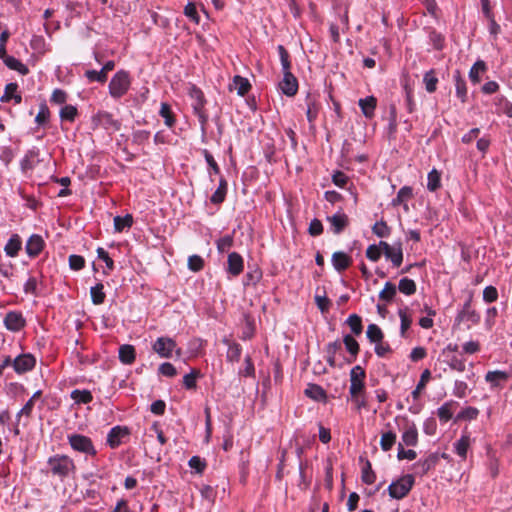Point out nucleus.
I'll return each mask as SVG.
<instances>
[{
	"mask_svg": "<svg viewBox=\"0 0 512 512\" xmlns=\"http://www.w3.org/2000/svg\"><path fill=\"white\" fill-rule=\"evenodd\" d=\"M49 117H50V112H49L47 105L45 103L41 104L39 107V111L35 117V122L39 126L45 125L48 122Z\"/></svg>",
	"mask_w": 512,
	"mask_h": 512,
	"instance_id": "obj_53",
	"label": "nucleus"
},
{
	"mask_svg": "<svg viewBox=\"0 0 512 512\" xmlns=\"http://www.w3.org/2000/svg\"><path fill=\"white\" fill-rule=\"evenodd\" d=\"M97 256L100 260H102L103 262H105L106 264V268L109 270V271H112L114 269V261L113 259L109 256L108 252L102 248V247H99L97 249Z\"/></svg>",
	"mask_w": 512,
	"mask_h": 512,
	"instance_id": "obj_63",
	"label": "nucleus"
},
{
	"mask_svg": "<svg viewBox=\"0 0 512 512\" xmlns=\"http://www.w3.org/2000/svg\"><path fill=\"white\" fill-rule=\"evenodd\" d=\"M18 85L16 83H9L6 85L4 94L1 96L0 100L1 102H9L11 100H14L16 104L21 103L22 97L17 92Z\"/></svg>",
	"mask_w": 512,
	"mask_h": 512,
	"instance_id": "obj_24",
	"label": "nucleus"
},
{
	"mask_svg": "<svg viewBox=\"0 0 512 512\" xmlns=\"http://www.w3.org/2000/svg\"><path fill=\"white\" fill-rule=\"evenodd\" d=\"M458 405H459L458 402H456L454 400H449V401L445 402L444 404H442L437 409V416H438L440 422L447 423L450 419H452L453 413L456 410V408L458 407Z\"/></svg>",
	"mask_w": 512,
	"mask_h": 512,
	"instance_id": "obj_18",
	"label": "nucleus"
},
{
	"mask_svg": "<svg viewBox=\"0 0 512 512\" xmlns=\"http://www.w3.org/2000/svg\"><path fill=\"white\" fill-rule=\"evenodd\" d=\"M262 273L260 270L255 269L246 273L243 284L244 286H255L261 279Z\"/></svg>",
	"mask_w": 512,
	"mask_h": 512,
	"instance_id": "obj_52",
	"label": "nucleus"
},
{
	"mask_svg": "<svg viewBox=\"0 0 512 512\" xmlns=\"http://www.w3.org/2000/svg\"><path fill=\"white\" fill-rule=\"evenodd\" d=\"M5 65L11 69L19 72L21 75H27L29 73V69L25 64H23L20 60L16 59L13 56L5 59Z\"/></svg>",
	"mask_w": 512,
	"mask_h": 512,
	"instance_id": "obj_37",
	"label": "nucleus"
},
{
	"mask_svg": "<svg viewBox=\"0 0 512 512\" xmlns=\"http://www.w3.org/2000/svg\"><path fill=\"white\" fill-rule=\"evenodd\" d=\"M509 377V373L501 370H495L487 372L485 380L490 384L491 388H499L502 387V384L506 382Z\"/></svg>",
	"mask_w": 512,
	"mask_h": 512,
	"instance_id": "obj_17",
	"label": "nucleus"
},
{
	"mask_svg": "<svg viewBox=\"0 0 512 512\" xmlns=\"http://www.w3.org/2000/svg\"><path fill=\"white\" fill-rule=\"evenodd\" d=\"M152 348L161 358H171L173 352H176L177 356H181L182 353L181 349L177 348L176 342L170 337L157 338Z\"/></svg>",
	"mask_w": 512,
	"mask_h": 512,
	"instance_id": "obj_4",
	"label": "nucleus"
},
{
	"mask_svg": "<svg viewBox=\"0 0 512 512\" xmlns=\"http://www.w3.org/2000/svg\"><path fill=\"white\" fill-rule=\"evenodd\" d=\"M229 87L230 90H236L239 96H245L251 89V84L247 78L236 75Z\"/></svg>",
	"mask_w": 512,
	"mask_h": 512,
	"instance_id": "obj_21",
	"label": "nucleus"
},
{
	"mask_svg": "<svg viewBox=\"0 0 512 512\" xmlns=\"http://www.w3.org/2000/svg\"><path fill=\"white\" fill-rule=\"evenodd\" d=\"M129 435L130 430L128 427L117 425L110 429L107 435V444L110 448L115 449L124 443Z\"/></svg>",
	"mask_w": 512,
	"mask_h": 512,
	"instance_id": "obj_7",
	"label": "nucleus"
},
{
	"mask_svg": "<svg viewBox=\"0 0 512 512\" xmlns=\"http://www.w3.org/2000/svg\"><path fill=\"white\" fill-rule=\"evenodd\" d=\"M372 231L375 235L381 238L387 237L390 233V229L384 221L376 222L372 227Z\"/></svg>",
	"mask_w": 512,
	"mask_h": 512,
	"instance_id": "obj_62",
	"label": "nucleus"
},
{
	"mask_svg": "<svg viewBox=\"0 0 512 512\" xmlns=\"http://www.w3.org/2000/svg\"><path fill=\"white\" fill-rule=\"evenodd\" d=\"M376 103H377V101L374 96H368L365 98H361L358 102V104L362 110V113L367 118H371L374 115Z\"/></svg>",
	"mask_w": 512,
	"mask_h": 512,
	"instance_id": "obj_26",
	"label": "nucleus"
},
{
	"mask_svg": "<svg viewBox=\"0 0 512 512\" xmlns=\"http://www.w3.org/2000/svg\"><path fill=\"white\" fill-rule=\"evenodd\" d=\"M192 95L196 99V103L193 105L194 111H195L196 115L198 116L202 127H204L207 122V116L202 111L203 104H204L203 94L200 90H194Z\"/></svg>",
	"mask_w": 512,
	"mask_h": 512,
	"instance_id": "obj_25",
	"label": "nucleus"
},
{
	"mask_svg": "<svg viewBox=\"0 0 512 512\" xmlns=\"http://www.w3.org/2000/svg\"><path fill=\"white\" fill-rule=\"evenodd\" d=\"M343 343L347 349V351L352 356V359L349 360V362L356 359V356L359 352V344L358 342L351 336V335H345L343 338Z\"/></svg>",
	"mask_w": 512,
	"mask_h": 512,
	"instance_id": "obj_41",
	"label": "nucleus"
},
{
	"mask_svg": "<svg viewBox=\"0 0 512 512\" xmlns=\"http://www.w3.org/2000/svg\"><path fill=\"white\" fill-rule=\"evenodd\" d=\"M396 295V286L392 282H386L384 288L379 293V299L385 302H390Z\"/></svg>",
	"mask_w": 512,
	"mask_h": 512,
	"instance_id": "obj_42",
	"label": "nucleus"
},
{
	"mask_svg": "<svg viewBox=\"0 0 512 512\" xmlns=\"http://www.w3.org/2000/svg\"><path fill=\"white\" fill-rule=\"evenodd\" d=\"M375 479L376 476L372 471L371 464L369 461H367L362 468V481L367 485H371L375 482Z\"/></svg>",
	"mask_w": 512,
	"mask_h": 512,
	"instance_id": "obj_57",
	"label": "nucleus"
},
{
	"mask_svg": "<svg viewBox=\"0 0 512 512\" xmlns=\"http://www.w3.org/2000/svg\"><path fill=\"white\" fill-rule=\"evenodd\" d=\"M133 224V218L130 214L123 217L116 216L114 218V228L116 232H122L125 228H130Z\"/></svg>",
	"mask_w": 512,
	"mask_h": 512,
	"instance_id": "obj_44",
	"label": "nucleus"
},
{
	"mask_svg": "<svg viewBox=\"0 0 512 512\" xmlns=\"http://www.w3.org/2000/svg\"><path fill=\"white\" fill-rule=\"evenodd\" d=\"M471 389L468 386V383H466L463 380H455L454 386H453V395L457 398H465L469 393Z\"/></svg>",
	"mask_w": 512,
	"mask_h": 512,
	"instance_id": "obj_45",
	"label": "nucleus"
},
{
	"mask_svg": "<svg viewBox=\"0 0 512 512\" xmlns=\"http://www.w3.org/2000/svg\"><path fill=\"white\" fill-rule=\"evenodd\" d=\"M414 485V477L410 474L404 475L388 486V493L394 499L404 498Z\"/></svg>",
	"mask_w": 512,
	"mask_h": 512,
	"instance_id": "obj_3",
	"label": "nucleus"
},
{
	"mask_svg": "<svg viewBox=\"0 0 512 512\" xmlns=\"http://www.w3.org/2000/svg\"><path fill=\"white\" fill-rule=\"evenodd\" d=\"M277 50H278V54H279V57H280V62H281V66H282V72L283 71H290L291 63H290V60H289V53H288V51L284 48L283 45H279L277 47Z\"/></svg>",
	"mask_w": 512,
	"mask_h": 512,
	"instance_id": "obj_55",
	"label": "nucleus"
},
{
	"mask_svg": "<svg viewBox=\"0 0 512 512\" xmlns=\"http://www.w3.org/2000/svg\"><path fill=\"white\" fill-rule=\"evenodd\" d=\"M346 323L349 325V327L351 328V331L355 335H360L362 333V329H363L362 320H361V317L358 316L357 314H351L347 318Z\"/></svg>",
	"mask_w": 512,
	"mask_h": 512,
	"instance_id": "obj_48",
	"label": "nucleus"
},
{
	"mask_svg": "<svg viewBox=\"0 0 512 512\" xmlns=\"http://www.w3.org/2000/svg\"><path fill=\"white\" fill-rule=\"evenodd\" d=\"M85 76L91 82H100L104 83L107 80V75L101 69L100 71L96 70H87L85 72Z\"/></svg>",
	"mask_w": 512,
	"mask_h": 512,
	"instance_id": "obj_61",
	"label": "nucleus"
},
{
	"mask_svg": "<svg viewBox=\"0 0 512 512\" xmlns=\"http://www.w3.org/2000/svg\"><path fill=\"white\" fill-rule=\"evenodd\" d=\"M131 85V79L129 73L120 70L110 80L109 83V94L114 99L123 97L129 90Z\"/></svg>",
	"mask_w": 512,
	"mask_h": 512,
	"instance_id": "obj_2",
	"label": "nucleus"
},
{
	"mask_svg": "<svg viewBox=\"0 0 512 512\" xmlns=\"http://www.w3.org/2000/svg\"><path fill=\"white\" fill-rule=\"evenodd\" d=\"M328 222L331 225L333 233H341L348 225V217L345 213L338 211L332 216L327 217Z\"/></svg>",
	"mask_w": 512,
	"mask_h": 512,
	"instance_id": "obj_16",
	"label": "nucleus"
},
{
	"mask_svg": "<svg viewBox=\"0 0 512 512\" xmlns=\"http://www.w3.org/2000/svg\"><path fill=\"white\" fill-rule=\"evenodd\" d=\"M498 299V291L494 286H487L483 290V300L486 303L495 302Z\"/></svg>",
	"mask_w": 512,
	"mask_h": 512,
	"instance_id": "obj_64",
	"label": "nucleus"
},
{
	"mask_svg": "<svg viewBox=\"0 0 512 512\" xmlns=\"http://www.w3.org/2000/svg\"><path fill=\"white\" fill-rule=\"evenodd\" d=\"M204 267V260L199 255H191L188 258V268L193 272H198Z\"/></svg>",
	"mask_w": 512,
	"mask_h": 512,
	"instance_id": "obj_58",
	"label": "nucleus"
},
{
	"mask_svg": "<svg viewBox=\"0 0 512 512\" xmlns=\"http://www.w3.org/2000/svg\"><path fill=\"white\" fill-rule=\"evenodd\" d=\"M70 396L77 404H88L93 399L91 392L88 390L75 389L71 392Z\"/></svg>",
	"mask_w": 512,
	"mask_h": 512,
	"instance_id": "obj_38",
	"label": "nucleus"
},
{
	"mask_svg": "<svg viewBox=\"0 0 512 512\" xmlns=\"http://www.w3.org/2000/svg\"><path fill=\"white\" fill-rule=\"evenodd\" d=\"M431 379V372L428 369H425L420 376V380L416 386V388L412 391V397L414 400H417L422 392V390L425 388L427 383Z\"/></svg>",
	"mask_w": 512,
	"mask_h": 512,
	"instance_id": "obj_35",
	"label": "nucleus"
},
{
	"mask_svg": "<svg viewBox=\"0 0 512 512\" xmlns=\"http://www.w3.org/2000/svg\"><path fill=\"white\" fill-rule=\"evenodd\" d=\"M479 414V410L475 407H466L458 413L456 420H473L476 419Z\"/></svg>",
	"mask_w": 512,
	"mask_h": 512,
	"instance_id": "obj_51",
	"label": "nucleus"
},
{
	"mask_svg": "<svg viewBox=\"0 0 512 512\" xmlns=\"http://www.w3.org/2000/svg\"><path fill=\"white\" fill-rule=\"evenodd\" d=\"M234 242L233 234H227L223 237L219 238L216 241L217 250L219 253H224L228 251L232 246Z\"/></svg>",
	"mask_w": 512,
	"mask_h": 512,
	"instance_id": "obj_47",
	"label": "nucleus"
},
{
	"mask_svg": "<svg viewBox=\"0 0 512 512\" xmlns=\"http://www.w3.org/2000/svg\"><path fill=\"white\" fill-rule=\"evenodd\" d=\"M423 82L427 92L433 93L436 91L438 78L436 77L435 71L433 69L427 71L424 74Z\"/></svg>",
	"mask_w": 512,
	"mask_h": 512,
	"instance_id": "obj_40",
	"label": "nucleus"
},
{
	"mask_svg": "<svg viewBox=\"0 0 512 512\" xmlns=\"http://www.w3.org/2000/svg\"><path fill=\"white\" fill-rule=\"evenodd\" d=\"M455 321L457 323L467 322V328L470 329L472 325H476L480 322V314L474 309H461Z\"/></svg>",
	"mask_w": 512,
	"mask_h": 512,
	"instance_id": "obj_15",
	"label": "nucleus"
},
{
	"mask_svg": "<svg viewBox=\"0 0 512 512\" xmlns=\"http://www.w3.org/2000/svg\"><path fill=\"white\" fill-rule=\"evenodd\" d=\"M367 338L371 343L381 342L384 338V334L380 327L376 324H369L366 331Z\"/></svg>",
	"mask_w": 512,
	"mask_h": 512,
	"instance_id": "obj_39",
	"label": "nucleus"
},
{
	"mask_svg": "<svg viewBox=\"0 0 512 512\" xmlns=\"http://www.w3.org/2000/svg\"><path fill=\"white\" fill-rule=\"evenodd\" d=\"M36 364L35 357L30 354H21L13 359V369L18 374H23L31 371Z\"/></svg>",
	"mask_w": 512,
	"mask_h": 512,
	"instance_id": "obj_8",
	"label": "nucleus"
},
{
	"mask_svg": "<svg viewBox=\"0 0 512 512\" xmlns=\"http://www.w3.org/2000/svg\"><path fill=\"white\" fill-rule=\"evenodd\" d=\"M398 315L401 321L400 334L402 337H405L407 330L410 328L412 324V316L409 313V309L407 307L400 308L398 310Z\"/></svg>",
	"mask_w": 512,
	"mask_h": 512,
	"instance_id": "obj_28",
	"label": "nucleus"
},
{
	"mask_svg": "<svg viewBox=\"0 0 512 512\" xmlns=\"http://www.w3.org/2000/svg\"><path fill=\"white\" fill-rule=\"evenodd\" d=\"M366 377L365 370L357 365L354 366L350 371V388L349 393L351 396L359 395L364 392Z\"/></svg>",
	"mask_w": 512,
	"mask_h": 512,
	"instance_id": "obj_6",
	"label": "nucleus"
},
{
	"mask_svg": "<svg viewBox=\"0 0 512 512\" xmlns=\"http://www.w3.org/2000/svg\"><path fill=\"white\" fill-rule=\"evenodd\" d=\"M227 193V181L224 178L220 179L219 186L212 194L210 201L214 204H220L225 200Z\"/></svg>",
	"mask_w": 512,
	"mask_h": 512,
	"instance_id": "obj_34",
	"label": "nucleus"
},
{
	"mask_svg": "<svg viewBox=\"0 0 512 512\" xmlns=\"http://www.w3.org/2000/svg\"><path fill=\"white\" fill-rule=\"evenodd\" d=\"M244 269V261L242 256L237 252H231L227 259V272L236 277L242 273Z\"/></svg>",
	"mask_w": 512,
	"mask_h": 512,
	"instance_id": "obj_13",
	"label": "nucleus"
},
{
	"mask_svg": "<svg viewBox=\"0 0 512 512\" xmlns=\"http://www.w3.org/2000/svg\"><path fill=\"white\" fill-rule=\"evenodd\" d=\"M398 288L401 293L408 296L416 292V284L414 280L407 277L400 279Z\"/></svg>",
	"mask_w": 512,
	"mask_h": 512,
	"instance_id": "obj_46",
	"label": "nucleus"
},
{
	"mask_svg": "<svg viewBox=\"0 0 512 512\" xmlns=\"http://www.w3.org/2000/svg\"><path fill=\"white\" fill-rule=\"evenodd\" d=\"M45 246L43 238L38 234H33L26 242L25 250L29 257L34 258L38 256Z\"/></svg>",
	"mask_w": 512,
	"mask_h": 512,
	"instance_id": "obj_12",
	"label": "nucleus"
},
{
	"mask_svg": "<svg viewBox=\"0 0 512 512\" xmlns=\"http://www.w3.org/2000/svg\"><path fill=\"white\" fill-rule=\"evenodd\" d=\"M385 257L391 260L393 266L399 267L403 261V251L401 243L393 245L392 249L385 254Z\"/></svg>",
	"mask_w": 512,
	"mask_h": 512,
	"instance_id": "obj_29",
	"label": "nucleus"
},
{
	"mask_svg": "<svg viewBox=\"0 0 512 512\" xmlns=\"http://www.w3.org/2000/svg\"><path fill=\"white\" fill-rule=\"evenodd\" d=\"M487 69L486 63L482 60L476 61L469 71V78L474 83L480 82V75Z\"/></svg>",
	"mask_w": 512,
	"mask_h": 512,
	"instance_id": "obj_33",
	"label": "nucleus"
},
{
	"mask_svg": "<svg viewBox=\"0 0 512 512\" xmlns=\"http://www.w3.org/2000/svg\"><path fill=\"white\" fill-rule=\"evenodd\" d=\"M68 442L73 450L87 455H95L96 450L91 439L82 434L68 435Z\"/></svg>",
	"mask_w": 512,
	"mask_h": 512,
	"instance_id": "obj_5",
	"label": "nucleus"
},
{
	"mask_svg": "<svg viewBox=\"0 0 512 512\" xmlns=\"http://www.w3.org/2000/svg\"><path fill=\"white\" fill-rule=\"evenodd\" d=\"M413 196V190L410 186H403L397 193V196L391 201V205L396 207L402 205L405 211L409 210L408 201Z\"/></svg>",
	"mask_w": 512,
	"mask_h": 512,
	"instance_id": "obj_19",
	"label": "nucleus"
},
{
	"mask_svg": "<svg viewBox=\"0 0 512 512\" xmlns=\"http://www.w3.org/2000/svg\"><path fill=\"white\" fill-rule=\"evenodd\" d=\"M136 357L135 348L132 345L124 344L119 348V360L126 365L134 362Z\"/></svg>",
	"mask_w": 512,
	"mask_h": 512,
	"instance_id": "obj_27",
	"label": "nucleus"
},
{
	"mask_svg": "<svg viewBox=\"0 0 512 512\" xmlns=\"http://www.w3.org/2000/svg\"><path fill=\"white\" fill-rule=\"evenodd\" d=\"M456 88V95L461 100V102H466L467 99V86L465 80L460 76V73L457 71L453 76Z\"/></svg>",
	"mask_w": 512,
	"mask_h": 512,
	"instance_id": "obj_31",
	"label": "nucleus"
},
{
	"mask_svg": "<svg viewBox=\"0 0 512 512\" xmlns=\"http://www.w3.org/2000/svg\"><path fill=\"white\" fill-rule=\"evenodd\" d=\"M402 444L406 446H416L418 443V430L415 423L406 420L402 432Z\"/></svg>",
	"mask_w": 512,
	"mask_h": 512,
	"instance_id": "obj_11",
	"label": "nucleus"
},
{
	"mask_svg": "<svg viewBox=\"0 0 512 512\" xmlns=\"http://www.w3.org/2000/svg\"><path fill=\"white\" fill-rule=\"evenodd\" d=\"M447 364L451 370L457 371V372H464L466 370V363L464 359H461L457 356H452L448 361Z\"/></svg>",
	"mask_w": 512,
	"mask_h": 512,
	"instance_id": "obj_59",
	"label": "nucleus"
},
{
	"mask_svg": "<svg viewBox=\"0 0 512 512\" xmlns=\"http://www.w3.org/2000/svg\"><path fill=\"white\" fill-rule=\"evenodd\" d=\"M396 434L392 431H388L382 434L380 440V446L383 451H389L395 444Z\"/></svg>",
	"mask_w": 512,
	"mask_h": 512,
	"instance_id": "obj_49",
	"label": "nucleus"
},
{
	"mask_svg": "<svg viewBox=\"0 0 512 512\" xmlns=\"http://www.w3.org/2000/svg\"><path fill=\"white\" fill-rule=\"evenodd\" d=\"M159 114L164 119V123L167 127L171 128L174 126L175 117L169 104L161 103Z\"/></svg>",
	"mask_w": 512,
	"mask_h": 512,
	"instance_id": "obj_36",
	"label": "nucleus"
},
{
	"mask_svg": "<svg viewBox=\"0 0 512 512\" xmlns=\"http://www.w3.org/2000/svg\"><path fill=\"white\" fill-rule=\"evenodd\" d=\"M471 445L469 434L463 433L461 437L453 444L454 452L461 458L466 459L468 449Z\"/></svg>",
	"mask_w": 512,
	"mask_h": 512,
	"instance_id": "obj_20",
	"label": "nucleus"
},
{
	"mask_svg": "<svg viewBox=\"0 0 512 512\" xmlns=\"http://www.w3.org/2000/svg\"><path fill=\"white\" fill-rule=\"evenodd\" d=\"M223 342L228 346L227 350V359L231 362H238L241 356L242 348L236 342H230L227 339H224Z\"/></svg>",
	"mask_w": 512,
	"mask_h": 512,
	"instance_id": "obj_30",
	"label": "nucleus"
},
{
	"mask_svg": "<svg viewBox=\"0 0 512 512\" xmlns=\"http://www.w3.org/2000/svg\"><path fill=\"white\" fill-rule=\"evenodd\" d=\"M441 187V173L437 169H432L427 175V189L431 192L437 191Z\"/></svg>",
	"mask_w": 512,
	"mask_h": 512,
	"instance_id": "obj_32",
	"label": "nucleus"
},
{
	"mask_svg": "<svg viewBox=\"0 0 512 512\" xmlns=\"http://www.w3.org/2000/svg\"><path fill=\"white\" fill-rule=\"evenodd\" d=\"M22 248V241L18 234H13L7 241L4 251L9 257H16Z\"/></svg>",
	"mask_w": 512,
	"mask_h": 512,
	"instance_id": "obj_22",
	"label": "nucleus"
},
{
	"mask_svg": "<svg viewBox=\"0 0 512 512\" xmlns=\"http://www.w3.org/2000/svg\"><path fill=\"white\" fill-rule=\"evenodd\" d=\"M184 14L195 24H199L200 16L197 12L196 5L193 2L187 3V5L184 7Z\"/></svg>",
	"mask_w": 512,
	"mask_h": 512,
	"instance_id": "obj_56",
	"label": "nucleus"
},
{
	"mask_svg": "<svg viewBox=\"0 0 512 512\" xmlns=\"http://www.w3.org/2000/svg\"><path fill=\"white\" fill-rule=\"evenodd\" d=\"M93 122L95 125L101 126L106 130L116 131L120 127L118 121L113 118L112 114L106 111H99L93 117Z\"/></svg>",
	"mask_w": 512,
	"mask_h": 512,
	"instance_id": "obj_10",
	"label": "nucleus"
},
{
	"mask_svg": "<svg viewBox=\"0 0 512 512\" xmlns=\"http://www.w3.org/2000/svg\"><path fill=\"white\" fill-rule=\"evenodd\" d=\"M104 285L102 283H98L95 286L91 287L90 294L92 302L95 305L102 304L105 300V293H104Z\"/></svg>",
	"mask_w": 512,
	"mask_h": 512,
	"instance_id": "obj_43",
	"label": "nucleus"
},
{
	"mask_svg": "<svg viewBox=\"0 0 512 512\" xmlns=\"http://www.w3.org/2000/svg\"><path fill=\"white\" fill-rule=\"evenodd\" d=\"M10 37V33L7 29H4L1 31L0 34V59L5 62V59L9 58L10 56L7 55L6 52V43Z\"/></svg>",
	"mask_w": 512,
	"mask_h": 512,
	"instance_id": "obj_60",
	"label": "nucleus"
},
{
	"mask_svg": "<svg viewBox=\"0 0 512 512\" xmlns=\"http://www.w3.org/2000/svg\"><path fill=\"white\" fill-rule=\"evenodd\" d=\"M48 471L63 480L73 474L76 470L75 463L72 458L67 455H54L47 461Z\"/></svg>",
	"mask_w": 512,
	"mask_h": 512,
	"instance_id": "obj_1",
	"label": "nucleus"
},
{
	"mask_svg": "<svg viewBox=\"0 0 512 512\" xmlns=\"http://www.w3.org/2000/svg\"><path fill=\"white\" fill-rule=\"evenodd\" d=\"M77 108L73 105H65L60 110V118L65 121L73 122L77 116Z\"/></svg>",
	"mask_w": 512,
	"mask_h": 512,
	"instance_id": "obj_50",
	"label": "nucleus"
},
{
	"mask_svg": "<svg viewBox=\"0 0 512 512\" xmlns=\"http://www.w3.org/2000/svg\"><path fill=\"white\" fill-rule=\"evenodd\" d=\"M4 324L8 330L16 332L24 327L25 319L21 313L11 311L6 314Z\"/></svg>",
	"mask_w": 512,
	"mask_h": 512,
	"instance_id": "obj_14",
	"label": "nucleus"
},
{
	"mask_svg": "<svg viewBox=\"0 0 512 512\" xmlns=\"http://www.w3.org/2000/svg\"><path fill=\"white\" fill-rule=\"evenodd\" d=\"M318 105L314 100L307 99V110H306V116L309 123H313L317 116H318Z\"/></svg>",
	"mask_w": 512,
	"mask_h": 512,
	"instance_id": "obj_54",
	"label": "nucleus"
},
{
	"mask_svg": "<svg viewBox=\"0 0 512 512\" xmlns=\"http://www.w3.org/2000/svg\"><path fill=\"white\" fill-rule=\"evenodd\" d=\"M279 88L286 96H294L298 91V81L291 71H283V79L279 83Z\"/></svg>",
	"mask_w": 512,
	"mask_h": 512,
	"instance_id": "obj_9",
	"label": "nucleus"
},
{
	"mask_svg": "<svg viewBox=\"0 0 512 512\" xmlns=\"http://www.w3.org/2000/svg\"><path fill=\"white\" fill-rule=\"evenodd\" d=\"M331 261L333 267L341 272L349 267L351 258L346 253L338 251L333 253Z\"/></svg>",
	"mask_w": 512,
	"mask_h": 512,
	"instance_id": "obj_23",
	"label": "nucleus"
}]
</instances>
